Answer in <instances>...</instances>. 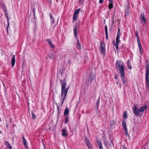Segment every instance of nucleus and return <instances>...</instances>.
Returning a JSON list of instances; mask_svg holds the SVG:
<instances>
[{"label":"nucleus","mask_w":149,"mask_h":149,"mask_svg":"<svg viewBox=\"0 0 149 149\" xmlns=\"http://www.w3.org/2000/svg\"><path fill=\"white\" fill-rule=\"evenodd\" d=\"M146 64L145 67L146 81V89H148L149 86V62H148L147 61H146Z\"/></svg>","instance_id":"nucleus-1"},{"label":"nucleus","mask_w":149,"mask_h":149,"mask_svg":"<svg viewBox=\"0 0 149 149\" xmlns=\"http://www.w3.org/2000/svg\"><path fill=\"white\" fill-rule=\"evenodd\" d=\"M60 82L61 83V93L67 95L68 91L70 86H69L66 88H65V86L66 83L65 80H61Z\"/></svg>","instance_id":"nucleus-2"},{"label":"nucleus","mask_w":149,"mask_h":149,"mask_svg":"<svg viewBox=\"0 0 149 149\" xmlns=\"http://www.w3.org/2000/svg\"><path fill=\"white\" fill-rule=\"evenodd\" d=\"M77 23H75V26L74 27V35L75 37L77 38V48L80 49H81V46L80 45V43H79V41L77 38Z\"/></svg>","instance_id":"nucleus-3"},{"label":"nucleus","mask_w":149,"mask_h":149,"mask_svg":"<svg viewBox=\"0 0 149 149\" xmlns=\"http://www.w3.org/2000/svg\"><path fill=\"white\" fill-rule=\"evenodd\" d=\"M90 73L89 74L87 80L86 84L89 85L90 84H91L92 81L95 78V76L91 72V71H89Z\"/></svg>","instance_id":"nucleus-4"},{"label":"nucleus","mask_w":149,"mask_h":149,"mask_svg":"<svg viewBox=\"0 0 149 149\" xmlns=\"http://www.w3.org/2000/svg\"><path fill=\"white\" fill-rule=\"evenodd\" d=\"M135 35L137 38V42H138V44L140 52V53H142V52H141V50H142V48L141 46L140 39L138 34V32L137 31H136L135 32Z\"/></svg>","instance_id":"nucleus-5"},{"label":"nucleus","mask_w":149,"mask_h":149,"mask_svg":"<svg viewBox=\"0 0 149 149\" xmlns=\"http://www.w3.org/2000/svg\"><path fill=\"white\" fill-rule=\"evenodd\" d=\"M121 35V33H120V30L119 28L118 29V31L117 34L116 38V43L114 44L115 46H118L119 43L120 42V35Z\"/></svg>","instance_id":"nucleus-6"},{"label":"nucleus","mask_w":149,"mask_h":149,"mask_svg":"<svg viewBox=\"0 0 149 149\" xmlns=\"http://www.w3.org/2000/svg\"><path fill=\"white\" fill-rule=\"evenodd\" d=\"M100 49L102 54L104 55L105 52V46L104 43L101 42L100 44Z\"/></svg>","instance_id":"nucleus-7"},{"label":"nucleus","mask_w":149,"mask_h":149,"mask_svg":"<svg viewBox=\"0 0 149 149\" xmlns=\"http://www.w3.org/2000/svg\"><path fill=\"white\" fill-rule=\"evenodd\" d=\"M123 64L122 63L121 61H117L116 64V69L118 70V69H120V68L121 66H123Z\"/></svg>","instance_id":"nucleus-8"},{"label":"nucleus","mask_w":149,"mask_h":149,"mask_svg":"<svg viewBox=\"0 0 149 149\" xmlns=\"http://www.w3.org/2000/svg\"><path fill=\"white\" fill-rule=\"evenodd\" d=\"M85 142L87 146L89 149H91L92 148V145L91 144L88 139L87 138L86 136H85Z\"/></svg>","instance_id":"nucleus-9"},{"label":"nucleus","mask_w":149,"mask_h":149,"mask_svg":"<svg viewBox=\"0 0 149 149\" xmlns=\"http://www.w3.org/2000/svg\"><path fill=\"white\" fill-rule=\"evenodd\" d=\"M66 95H66L64 93L62 94V93H61V106H62V105H63V104L64 103V101L66 97Z\"/></svg>","instance_id":"nucleus-10"},{"label":"nucleus","mask_w":149,"mask_h":149,"mask_svg":"<svg viewBox=\"0 0 149 149\" xmlns=\"http://www.w3.org/2000/svg\"><path fill=\"white\" fill-rule=\"evenodd\" d=\"M148 107L147 105H145L144 106L140 107L139 109V111L140 112H143L144 110L147 109Z\"/></svg>","instance_id":"nucleus-11"},{"label":"nucleus","mask_w":149,"mask_h":149,"mask_svg":"<svg viewBox=\"0 0 149 149\" xmlns=\"http://www.w3.org/2000/svg\"><path fill=\"white\" fill-rule=\"evenodd\" d=\"M15 55H13L12 56L11 59V64L12 67H13L15 63Z\"/></svg>","instance_id":"nucleus-12"},{"label":"nucleus","mask_w":149,"mask_h":149,"mask_svg":"<svg viewBox=\"0 0 149 149\" xmlns=\"http://www.w3.org/2000/svg\"><path fill=\"white\" fill-rule=\"evenodd\" d=\"M22 141L23 144L26 149H29L28 147L26 144V142L24 136L22 137Z\"/></svg>","instance_id":"nucleus-13"},{"label":"nucleus","mask_w":149,"mask_h":149,"mask_svg":"<svg viewBox=\"0 0 149 149\" xmlns=\"http://www.w3.org/2000/svg\"><path fill=\"white\" fill-rule=\"evenodd\" d=\"M119 71H120V74H122L123 75L124 73H125V71H124V65L123 66H121L120 68L119 69Z\"/></svg>","instance_id":"nucleus-14"},{"label":"nucleus","mask_w":149,"mask_h":149,"mask_svg":"<svg viewBox=\"0 0 149 149\" xmlns=\"http://www.w3.org/2000/svg\"><path fill=\"white\" fill-rule=\"evenodd\" d=\"M46 40L52 48H55L54 45L53 44L50 39H47Z\"/></svg>","instance_id":"nucleus-15"},{"label":"nucleus","mask_w":149,"mask_h":149,"mask_svg":"<svg viewBox=\"0 0 149 149\" xmlns=\"http://www.w3.org/2000/svg\"><path fill=\"white\" fill-rule=\"evenodd\" d=\"M69 111L68 107H66L64 113V116H69L68 114H69Z\"/></svg>","instance_id":"nucleus-16"},{"label":"nucleus","mask_w":149,"mask_h":149,"mask_svg":"<svg viewBox=\"0 0 149 149\" xmlns=\"http://www.w3.org/2000/svg\"><path fill=\"white\" fill-rule=\"evenodd\" d=\"M49 15L51 19V22L52 24L54 23L55 22V21L51 13H49Z\"/></svg>","instance_id":"nucleus-17"},{"label":"nucleus","mask_w":149,"mask_h":149,"mask_svg":"<svg viewBox=\"0 0 149 149\" xmlns=\"http://www.w3.org/2000/svg\"><path fill=\"white\" fill-rule=\"evenodd\" d=\"M97 143L99 145V146L100 149H103L102 143L100 141H97Z\"/></svg>","instance_id":"nucleus-18"},{"label":"nucleus","mask_w":149,"mask_h":149,"mask_svg":"<svg viewBox=\"0 0 149 149\" xmlns=\"http://www.w3.org/2000/svg\"><path fill=\"white\" fill-rule=\"evenodd\" d=\"M105 33L106 36V39L107 40L108 38V35L107 32V25H105Z\"/></svg>","instance_id":"nucleus-19"},{"label":"nucleus","mask_w":149,"mask_h":149,"mask_svg":"<svg viewBox=\"0 0 149 149\" xmlns=\"http://www.w3.org/2000/svg\"><path fill=\"white\" fill-rule=\"evenodd\" d=\"M62 135L65 137L68 136V134L66 133V130L65 129H63L62 130Z\"/></svg>","instance_id":"nucleus-20"},{"label":"nucleus","mask_w":149,"mask_h":149,"mask_svg":"<svg viewBox=\"0 0 149 149\" xmlns=\"http://www.w3.org/2000/svg\"><path fill=\"white\" fill-rule=\"evenodd\" d=\"M100 102V98L99 97L97 102H96L95 108L97 110L98 109V107Z\"/></svg>","instance_id":"nucleus-21"},{"label":"nucleus","mask_w":149,"mask_h":149,"mask_svg":"<svg viewBox=\"0 0 149 149\" xmlns=\"http://www.w3.org/2000/svg\"><path fill=\"white\" fill-rule=\"evenodd\" d=\"M6 10H7V9L6 8H5L4 9V10L6 12ZM6 18H7V19H8L7 22H8V26L7 27V31L8 32V27L9 26V19L8 18V16L7 15V13H6Z\"/></svg>","instance_id":"nucleus-22"},{"label":"nucleus","mask_w":149,"mask_h":149,"mask_svg":"<svg viewBox=\"0 0 149 149\" xmlns=\"http://www.w3.org/2000/svg\"><path fill=\"white\" fill-rule=\"evenodd\" d=\"M127 63L128 68L129 69H131L132 67L131 65L130 61L129 60H128L127 62Z\"/></svg>","instance_id":"nucleus-23"},{"label":"nucleus","mask_w":149,"mask_h":149,"mask_svg":"<svg viewBox=\"0 0 149 149\" xmlns=\"http://www.w3.org/2000/svg\"><path fill=\"white\" fill-rule=\"evenodd\" d=\"M65 123L66 124L68 123L69 121V116H65Z\"/></svg>","instance_id":"nucleus-24"},{"label":"nucleus","mask_w":149,"mask_h":149,"mask_svg":"<svg viewBox=\"0 0 149 149\" xmlns=\"http://www.w3.org/2000/svg\"><path fill=\"white\" fill-rule=\"evenodd\" d=\"M109 8V9H111L113 8V3H110L108 6Z\"/></svg>","instance_id":"nucleus-25"},{"label":"nucleus","mask_w":149,"mask_h":149,"mask_svg":"<svg viewBox=\"0 0 149 149\" xmlns=\"http://www.w3.org/2000/svg\"><path fill=\"white\" fill-rule=\"evenodd\" d=\"M77 17L78 16L77 15H74V14L73 17V22L74 20H76L77 19Z\"/></svg>","instance_id":"nucleus-26"},{"label":"nucleus","mask_w":149,"mask_h":149,"mask_svg":"<svg viewBox=\"0 0 149 149\" xmlns=\"http://www.w3.org/2000/svg\"><path fill=\"white\" fill-rule=\"evenodd\" d=\"M123 117L124 119H126L127 118V115L126 111L124 113L123 115Z\"/></svg>","instance_id":"nucleus-27"},{"label":"nucleus","mask_w":149,"mask_h":149,"mask_svg":"<svg viewBox=\"0 0 149 149\" xmlns=\"http://www.w3.org/2000/svg\"><path fill=\"white\" fill-rule=\"evenodd\" d=\"M140 112L139 111V110L136 109L135 110H134V114L136 115H138L139 114V113Z\"/></svg>","instance_id":"nucleus-28"},{"label":"nucleus","mask_w":149,"mask_h":149,"mask_svg":"<svg viewBox=\"0 0 149 149\" xmlns=\"http://www.w3.org/2000/svg\"><path fill=\"white\" fill-rule=\"evenodd\" d=\"M80 10V9L79 8L77 9V10H76L74 12V15H77L78 14V13H79Z\"/></svg>","instance_id":"nucleus-29"},{"label":"nucleus","mask_w":149,"mask_h":149,"mask_svg":"<svg viewBox=\"0 0 149 149\" xmlns=\"http://www.w3.org/2000/svg\"><path fill=\"white\" fill-rule=\"evenodd\" d=\"M123 127H124V130H125V132H126V135H128V131H127V128L126 127V126Z\"/></svg>","instance_id":"nucleus-30"},{"label":"nucleus","mask_w":149,"mask_h":149,"mask_svg":"<svg viewBox=\"0 0 149 149\" xmlns=\"http://www.w3.org/2000/svg\"><path fill=\"white\" fill-rule=\"evenodd\" d=\"M31 114L32 116V118L33 119H35L36 118V116L35 115L33 111H32Z\"/></svg>","instance_id":"nucleus-31"},{"label":"nucleus","mask_w":149,"mask_h":149,"mask_svg":"<svg viewBox=\"0 0 149 149\" xmlns=\"http://www.w3.org/2000/svg\"><path fill=\"white\" fill-rule=\"evenodd\" d=\"M141 19L142 21L143 22L145 23L146 22V19L144 16H142V17H141Z\"/></svg>","instance_id":"nucleus-32"},{"label":"nucleus","mask_w":149,"mask_h":149,"mask_svg":"<svg viewBox=\"0 0 149 149\" xmlns=\"http://www.w3.org/2000/svg\"><path fill=\"white\" fill-rule=\"evenodd\" d=\"M122 125L123 127L126 126V123L125 120H123L122 122Z\"/></svg>","instance_id":"nucleus-33"},{"label":"nucleus","mask_w":149,"mask_h":149,"mask_svg":"<svg viewBox=\"0 0 149 149\" xmlns=\"http://www.w3.org/2000/svg\"><path fill=\"white\" fill-rule=\"evenodd\" d=\"M121 80H122V81H123V80L125 79V73H124V74L123 75L122 74H121Z\"/></svg>","instance_id":"nucleus-34"},{"label":"nucleus","mask_w":149,"mask_h":149,"mask_svg":"<svg viewBox=\"0 0 149 149\" xmlns=\"http://www.w3.org/2000/svg\"><path fill=\"white\" fill-rule=\"evenodd\" d=\"M57 111H58V117L60 116L59 114V107L57 106Z\"/></svg>","instance_id":"nucleus-35"},{"label":"nucleus","mask_w":149,"mask_h":149,"mask_svg":"<svg viewBox=\"0 0 149 149\" xmlns=\"http://www.w3.org/2000/svg\"><path fill=\"white\" fill-rule=\"evenodd\" d=\"M108 142L105 139L104 140V144L105 146L107 147V146Z\"/></svg>","instance_id":"nucleus-36"},{"label":"nucleus","mask_w":149,"mask_h":149,"mask_svg":"<svg viewBox=\"0 0 149 149\" xmlns=\"http://www.w3.org/2000/svg\"><path fill=\"white\" fill-rule=\"evenodd\" d=\"M111 126H113L114 125V124H115V123L114 121H112L111 122Z\"/></svg>","instance_id":"nucleus-37"},{"label":"nucleus","mask_w":149,"mask_h":149,"mask_svg":"<svg viewBox=\"0 0 149 149\" xmlns=\"http://www.w3.org/2000/svg\"><path fill=\"white\" fill-rule=\"evenodd\" d=\"M136 109H137V107L136 106V105L135 104L134 105V107L133 108V111L135 110H135H136Z\"/></svg>","instance_id":"nucleus-38"},{"label":"nucleus","mask_w":149,"mask_h":149,"mask_svg":"<svg viewBox=\"0 0 149 149\" xmlns=\"http://www.w3.org/2000/svg\"><path fill=\"white\" fill-rule=\"evenodd\" d=\"M5 144L6 145V146H8V145H10V144H9V143L8 141H6L5 142Z\"/></svg>","instance_id":"nucleus-39"},{"label":"nucleus","mask_w":149,"mask_h":149,"mask_svg":"<svg viewBox=\"0 0 149 149\" xmlns=\"http://www.w3.org/2000/svg\"><path fill=\"white\" fill-rule=\"evenodd\" d=\"M7 149H12V146L10 145L7 146Z\"/></svg>","instance_id":"nucleus-40"},{"label":"nucleus","mask_w":149,"mask_h":149,"mask_svg":"<svg viewBox=\"0 0 149 149\" xmlns=\"http://www.w3.org/2000/svg\"><path fill=\"white\" fill-rule=\"evenodd\" d=\"M32 12H33V16H34V17H35V8H33L32 10Z\"/></svg>","instance_id":"nucleus-41"},{"label":"nucleus","mask_w":149,"mask_h":149,"mask_svg":"<svg viewBox=\"0 0 149 149\" xmlns=\"http://www.w3.org/2000/svg\"><path fill=\"white\" fill-rule=\"evenodd\" d=\"M123 82V85H125V86H126V81L125 80H123L122 81Z\"/></svg>","instance_id":"nucleus-42"},{"label":"nucleus","mask_w":149,"mask_h":149,"mask_svg":"<svg viewBox=\"0 0 149 149\" xmlns=\"http://www.w3.org/2000/svg\"><path fill=\"white\" fill-rule=\"evenodd\" d=\"M83 0H79V3L81 4L83 3Z\"/></svg>","instance_id":"nucleus-43"},{"label":"nucleus","mask_w":149,"mask_h":149,"mask_svg":"<svg viewBox=\"0 0 149 149\" xmlns=\"http://www.w3.org/2000/svg\"><path fill=\"white\" fill-rule=\"evenodd\" d=\"M118 75L116 74L115 75V76H114V78L115 79H117L118 78Z\"/></svg>","instance_id":"nucleus-44"},{"label":"nucleus","mask_w":149,"mask_h":149,"mask_svg":"<svg viewBox=\"0 0 149 149\" xmlns=\"http://www.w3.org/2000/svg\"><path fill=\"white\" fill-rule=\"evenodd\" d=\"M103 1V0H99V3H102Z\"/></svg>","instance_id":"nucleus-45"},{"label":"nucleus","mask_w":149,"mask_h":149,"mask_svg":"<svg viewBox=\"0 0 149 149\" xmlns=\"http://www.w3.org/2000/svg\"><path fill=\"white\" fill-rule=\"evenodd\" d=\"M116 50L117 51H118V49H119L118 46H116Z\"/></svg>","instance_id":"nucleus-46"},{"label":"nucleus","mask_w":149,"mask_h":149,"mask_svg":"<svg viewBox=\"0 0 149 149\" xmlns=\"http://www.w3.org/2000/svg\"><path fill=\"white\" fill-rule=\"evenodd\" d=\"M123 149H127V148L125 146H123Z\"/></svg>","instance_id":"nucleus-47"},{"label":"nucleus","mask_w":149,"mask_h":149,"mask_svg":"<svg viewBox=\"0 0 149 149\" xmlns=\"http://www.w3.org/2000/svg\"><path fill=\"white\" fill-rule=\"evenodd\" d=\"M115 44V40H113V45H114V44Z\"/></svg>","instance_id":"nucleus-48"},{"label":"nucleus","mask_w":149,"mask_h":149,"mask_svg":"<svg viewBox=\"0 0 149 149\" xmlns=\"http://www.w3.org/2000/svg\"><path fill=\"white\" fill-rule=\"evenodd\" d=\"M124 45H123L120 47V48L121 49H122L124 47Z\"/></svg>","instance_id":"nucleus-49"},{"label":"nucleus","mask_w":149,"mask_h":149,"mask_svg":"<svg viewBox=\"0 0 149 149\" xmlns=\"http://www.w3.org/2000/svg\"><path fill=\"white\" fill-rule=\"evenodd\" d=\"M109 2L110 3H113V1L112 0H108Z\"/></svg>","instance_id":"nucleus-50"},{"label":"nucleus","mask_w":149,"mask_h":149,"mask_svg":"<svg viewBox=\"0 0 149 149\" xmlns=\"http://www.w3.org/2000/svg\"><path fill=\"white\" fill-rule=\"evenodd\" d=\"M54 56H50V58H54Z\"/></svg>","instance_id":"nucleus-51"},{"label":"nucleus","mask_w":149,"mask_h":149,"mask_svg":"<svg viewBox=\"0 0 149 149\" xmlns=\"http://www.w3.org/2000/svg\"><path fill=\"white\" fill-rule=\"evenodd\" d=\"M10 121L11 122L12 121V119L11 118H10L9 119Z\"/></svg>","instance_id":"nucleus-52"},{"label":"nucleus","mask_w":149,"mask_h":149,"mask_svg":"<svg viewBox=\"0 0 149 149\" xmlns=\"http://www.w3.org/2000/svg\"><path fill=\"white\" fill-rule=\"evenodd\" d=\"M141 17H142V16H144V14H143L142 13H141Z\"/></svg>","instance_id":"nucleus-53"},{"label":"nucleus","mask_w":149,"mask_h":149,"mask_svg":"<svg viewBox=\"0 0 149 149\" xmlns=\"http://www.w3.org/2000/svg\"><path fill=\"white\" fill-rule=\"evenodd\" d=\"M116 84H117V85L118 84V81H117L116 82Z\"/></svg>","instance_id":"nucleus-54"},{"label":"nucleus","mask_w":149,"mask_h":149,"mask_svg":"<svg viewBox=\"0 0 149 149\" xmlns=\"http://www.w3.org/2000/svg\"><path fill=\"white\" fill-rule=\"evenodd\" d=\"M6 125H6V127H8V124H7V123Z\"/></svg>","instance_id":"nucleus-55"},{"label":"nucleus","mask_w":149,"mask_h":149,"mask_svg":"<svg viewBox=\"0 0 149 149\" xmlns=\"http://www.w3.org/2000/svg\"><path fill=\"white\" fill-rule=\"evenodd\" d=\"M2 133V131H0V134Z\"/></svg>","instance_id":"nucleus-56"},{"label":"nucleus","mask_w":149,"mask_h":149,"mask_svg":"<svg viewBox=\"0 0 149 149\" xmlns=\"http://www.w3.org/2000/svg\"><path fill=\"white\" fill-rule=\"evenodd\" d=\"M23 65H24V64H23L22 65V67H23Z\"/></svg>","instance_id":"nucleus-57"},{"label":"nucleus","mask_w":149,"mask_h":149,"mask_svg":"<svg viewBox=\"0 0 149 149\" xmlns=\"http://www.w3.org/2000/svg\"><path fill=\"white\" fill-rule=\"evenodd\" d=\"M68 62H69V63H70V60H69Z\"/></svg>","instance_id":"nucleus-58"}]
</instances>
